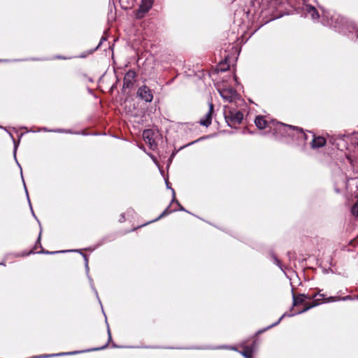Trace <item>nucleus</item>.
Wrapping results in <instances>:
<instances>
[{
  "mask_svg": "<svg viewBox=\"0 0 358 358\" xmlns=\"http://www.w3.org/2000/svg\"><path fill=\"white\" fill-rule=\"evenodd\" d=\"M224 114L228 125L231 127L241 124L243 118V115L241 111L229 106L224 107Z\"/></svg>",
  "mask_w": 358,
  "mask_h": 358,
  "instance_id": "obj_1",
  "label": "nucleus"
},
{
  "mask_svg": "<svg viewBox=\"0 0 358 358\" xmlns=\"http://www.w3.org/2000/svg\"><path fill=\"white\" fill-rule=\"evenodd\" d=\"M217 90L222 99L229 103L234 101L238 98L236 91L224 83L218 84Z\"/></svg>",
  "mask_w": 358,
  "mask_h": 358,
  "instance_id": "obj_2",
  "label": "nucleus"
},
{
  "mask_svg": "<svg viewBox=\"0 0 358 358\" xmlns=\"http://www.w3.org/2000/svg\"><path fill=\"white\" fill-rule=\"evenodd\" d=\"M154 0H143L136 12V17L142 18L150 10L153 5Z\"/></svg>",
  "mask_w": 358,
  "mask_h": 358,
  "instance_id": "obj_3",
  "label": "nucleus"
},
{
  "mask_svg": "<svg viewBox=\"0 0 358 358\" xmlns=\"http://www.w3.org/2000/svg\"><path fill=\"white\" fill-rule=\"evenodd\" d=\"M138 96L146 102H151L153 99V95L150 89L146 85L141 86L137 92Z\"/></svg>",
  "mask_w": 358,
  "mask_h": 358,
  "instance_id": "obj_4",
  "label": "nucleus"
},
{
  "mask_svg": "<svg viewBox=\"0 0 358 358\" xmlns=\"http://www.w3.org/2000/svg\"><path fill=\"white\" fill-rule=\"evenodd\" d=\"M155 133L152 129H145L143 133V138L144 141L150 145V148L154 150L157 147V143L155 141Z\"/></svg>",
  "mask_w": 358,
  "mask_h": 358,
  "instance_id": "obj_5",
  "label": "nucleus"
},
{
  "mask_svg": "<svg viewBox=\"0 0 358 358\" xmlns=\"http://www.w3.org/2000/svg\"><path fill=\"white\" fill-rule=\"evenodd\" d=\"M277 129L280 131H283L288 136H290L292 131H296L297 132L302 133V129L297 127H294L289 124H285L280 122L276 123Z\"/></svg>",
  "mask_w": 358,
  "mask_h": 358,
  "instance_id": "obj_6",
  "label": "nucleus"
},
{
  "mask_svg": "<svg viewBox=\"0 0 358 358\" xmlns=\"http://www.w3.org/2000/svg\"><path fill=\"white\" fill-rule=\"evenodd\" d=\"M136 77V73L134 71L129 70L124 76V82H123V87L124 88H129L131 87L134 83Z\"/></svg>",
  "mask_w": 358,
  "mask_h": 358,
  "instance_id": "obj_7",
  "label": "nucleus"
},
{
  "mask_svg": "<svg viewBox=\"0 0 358 358\" xmlns=\"http://www.w3.org/2000/svg\"><path fill=\"white\" fill-rule=\"evenodd\" d=\"M213 111V104L212 103H210L208 111L205 115L204 117L201 119L199 121V122L201 125L208 127L211 124Z\"/></svg>",
  "mask_w": 358,
  "mask_h": 358,
  "instance_id": "obj_8",
  "label": "nucleus"
},
{
  "mask_svg": "<svg viewBox=\"0 0 358 358\" xmlns=\"http://www.w3.org/2000/svg\"><path fill=\"white\" fill-rule=\"evenodd\" d=\"M316 295V297L318 296L319 297L318 298H316L314 299V301L310 303V304H306L305 307L303 308V310H299L298 311L296 314H301V313H303L307 310H308L309 309H310L311 308H313L315 306H317V305H319L320 303V301L323 300L324 299V295L323 294H315Z\"/></svg>",
  "mask_w": 358,
  "mask_h": 358,
  "instance_id": "obj_9",
  "label": "nucleus"
},
{
  "mask_svg": "<svg viewBox=\"0 0 358 358\" xmlns=\"http://www.w3.org/2000/svg\"><path fill=\"white\" fill-rule=\"evenodd\" d=\"M316 298V295L309 296L306 294H299L298 296H293L294 306H298L305 302L306 299H313Z\"/></svg>",
  "mask_w": 358,
  "mask_h": 358,
  "instance_id": "obj_10",
  "label": "nucleus"
},
{
  "mask_svg": "<svg viewBox=\"0 0 358 358\" xmlns=\"http://www.w3.org/2000/svg\"><path fill=\"white\" fill-rule=\"evenodd\" d=\"M303 9L306 13L309 14L313 20L319 17V13L314 6L306 4Z\"/></svg>",
  "mask_w": 358,
  "mask_h": 358,
  "instance_id": "obj_11",
  "label": "nucleus"
},
{
  "mask_svg": "<svg viewBox=\"0 0 358 358\" xmlns=\"http://www.w3.org/2000/svg\"><path fill=\"white\" fill-rule=\"evenodd\" d=\"M343 21V17H341L338 15H334L331 16L330 22H329V25L334 27L336 29H339L340 24H342Z\"/></svg>",
  "mask_w": 358,
  "mask_h": 358,
  "instance_id": "obj_12",
  "label": "nucleus"
},
{
  "mask_svg": "<svg viewBox=\"0 0 358 358\" xmlns=\"http://www.w3.org/2000/svg\"><path fill=\"white\" fill-rule=\"evenodd\" d=\"M326 143V139L322 136H315L311 142L313 148H319L324 146Z\"/></svg>",
  "mask_w": 358,
  "mask_h": 358,
  "instance_id": "obj_13",
  "label": "nucleus"
},
{
  "mask_svg": "<svg viewBox=\"0 0 358 358\" xmlns=\"http://www.w3.org/2000/svg\"><path fill=\"white\" fill-rule=\"evenodd\" d=\"M255 123L256 126L260 129H263L268 126V122L264 119L263 116L261 115L256 117Z\"/></svg>",
  "mask_w": 358,
  "mask_h": 358,
  "instance_id": "obj_14",
  "label": "nucleus"
},
{
  "mask_svg": "<svg viewBox=\"0 0 358 358\" xmlns=\"http://www.w3.org/2000/svg\"><path fill=\"white\" fill-rule=\"evenodd\" d=\"M255 344L253 343L252 345L250 346H245L243 348V350L240 352V353L244 356L245 358H252V354L254 351Z\"/></svg>",
  "mask_w": 358,
  "mask_h": 358,
  "instance_id": "obj_15",
  "label": "nucleus"
},
{
  "mask_svg": "<svg viewBox=\"0 0 358 358\" xmlns=\"http://www.w3.org/2000/svg\"><path fill=\"white\" fill-rule=\"evenodd\" d=\"M77 353V352H62L57 354V356H61V355H74ZM55 355H43L39 357H37L36 358H48L54 356Z\"/></svg>",
  "mask_w": 358,
  "mask_h": 358,
  "instance_id": "obj_16",
  "label": "nucleus"
},
{
  "mask_svg": "<svg viewBox=\"0 0 358 358\" xmlns=\"http://www.w3.org/2000/svg\"><path fill=\"white\" fill-rule=\"evenodd\" d=\"M350 299V296H344V297L341 298V300H343V301H345V300H348V299ZM339 299H338V298H337V297L331 296V297H329V298H328V299H325V301H326V302H331V301H338V300H339Z\"/></svg>",
  "mask_w": 358,
  "mask_h": 358,
  "instance_id": "obj_17",
  "label": "nucleus"
},
{
  "mask_svg": "<svg viewBox=\"0 0 358 358\" xmlns=\"http://www.w3.org/2000/svg\"><path fill=\"white\" fill-rule=\"evenodd\" d=\"M351 213L353 215L358 217V202L355 203L351 208Z\"/></svg>",
  "mask_w": 358,
  "mask_h": 358,
  "instance_id": "obj_18",
  "label": "nucleus"
},
{
  "mask_svg": "<svg viewBox=\"0 0 358 358\" xmlns=\"http://www.w3.org/2000/svg\"><path fill=\"white\" fill-rule=\"evenodd\" d=\"M171 212V210H169V207H167L164 210V212L157 219L154 220V221H157V220L161 219L162 217H164L165 215L169 214Z\"/></svg>",
  "mask_w": 358,
  "mask_h": 358,
  "instance_id": "obj_19",
  "label": "nucleus"
},
{
  "mask_svg": "<svg viewBox=\"0 0 358 358\" xmlns=\"http://www.w3.org/2000/svg\"><path fill=\"white\" fill-rule=\"evenodd\" d=\"M172 194H173V200H172V202H176L177 203V205L179 206V210H184V208L179 203V202L176 199V194H175V191L174 189H172Z\"/></svg>",
  "mask_w": 358,
  "mask_h": 358,
  "instance_id": "obj_20",
  "label": "nucleus"
},
{
  "mask_svg": "<svg viewBox=\"0 0 358 358\" xmlns=\"http://www.w3.org/2000/svg\"><path fill=\"white\" fill-rule=\"evenodd\" d=\"M172 194H173V200H172V202H176L177 203V205L179 206V210H184V208L179 203V202L176 199V194H175V191L174 189H172Z\"/></svg>",
  "mask_w": 358,
  "mask_h": 358,
  "instance_id": "obj_21",
  "label": "nucleus"
},
{
  "mask_svg": "<svg viewBox=\"0 0 358 358\" xmlns=\"http://www.w3.org/2000/svg\"><path fill=\"white\" fill-rule=\"evenodd\" d=\"M284 316H285V315H282L279 318V320H278L275 323H274V324H273L270 325L267 329H269V328H271V327H274V326L277 325L278 324H279V323H280V322L281 321V320L282 319V317H283Z\"/></svg>",
  "mask_w": 358,
  "mask_h": 358,
  "instance_id": "obj_22",
  "label": "nucleus"
},
{
  "mask_svg": "<svg viewBox=\"0 0 358 358\" xmlns=\"http://www.w3.org/2000/svg\"><path fill=\"white\" fill-rule=\"evenodd\" d=\"M273 261H274V263L278 266L279 267L281 268V264H280V260L276 257H273Z\"/></svg>",
  "mask_w": 358,
  "mask_h": 358,
  "instance_id": "obj_23",
  "label": "nucleus"
},
{
  "mask_svg": "<svg viewBox=\"0 0 358 358\" xmlns=\"http://www.w3.org/2000/svg\"><path fill=\"white\" fill-rule=\"evenodd\" d=\"M83 256L85 257V268H86L87 272L88 273V271H89L88 259L87 258L86 255H83Z\"/></svg>",
  "mask_w": 358,
  "mask_h": 358,
  "instance_id": "obj_24",
  "label": "nucleus"
},
{
  "mask_svg": "<svg viewBox=\"0 0 358 358\" xmlns=\"http://www.w3.org/2000/svg\"><path fill=\"white\" fill-rule=\"evenodd\" d=\"M24 185H25V184H24ZM24 188H25V191H26V194H27V198H29L28 191L27 190L26 186H24ZM28 201H29V205L31 206L29 199H28Z\"/></svg>",
  "mask_w": 358,
  "mask_h": 358,
  "instance_id": "obj_25",
  "label": "nucleus"
},
{
  "mask_svg": "<svg viewBox=\"0 0 358 358\" xmlns=\"http://www.w3.org/2000/svg\"><path fill=\"white\" fill-rule=\"evenodd\" d=\"M58 252H48V251H46V252H44V253H46V254H55V253H57Z\"/></svg>",
  "mask_w": 358,
  "mask_h": 358,
  "instance_id": "obj_26",
  "label": "nucleus"
},
{
  "mask_svg": "<svg viewBox=\"0 0 358 358\" xmlns=\"http://www.w3.org/2000/svg\"><path fill=\"white\" fill-rule=\"evenodd\" d=\"M108 334L109 340H110L111 339V335H110V331L109 328H108Z\"/></svg>",
  "mask_w": 358,
  "mask_h": 358,
  "instance_id": "obj_27",
  "label": "nucleus"
},
{
  "mask_svg": "<svg viewBox=\"0 0 358 358\" xmlns=\"http://www.w3.org/2000/svg\"><path fill=\"white\" fill-rule=\"evenodd\" d=\"M55 131H56V132H64V131L62 130V129H58V130H55Z\"/></svg>",
  "mask_w": 358,
  "mask_h": 358,
  "instance_id": "obj_28",
  "label": "nucleus"
},
{
  "mask_svg": "<svg viewBox=\"0 0 358 358\" xmlns=\"http://www.w3.org/2000/svg\"><path fill=\"white\" fill-rule=\"evenodd\" d=\"M230 349H231L233 350H236V348H234V347H231Z\"/></svg>",
  "mask_w": 358,
  "mask_h": 358,
  "instance_id": "obj_29",
  "label": "nucleus"
},
{
  "mask_svg": "<svg viewBox=\"0 0 358 358\" xmlns=\"http://www.w3.org/2000/svg\"><path fill=\"white\" fill-rule=\"evenodd\" d=\"M104 348H105V347L101 348V349H104ZM96 350H100V348H97Z\"/></svg>",
  "mask_w": 358,
  "mask_h": 358,
  "instance_id": "obj_30",
  "label": "nucleus"
}]
</instances>
